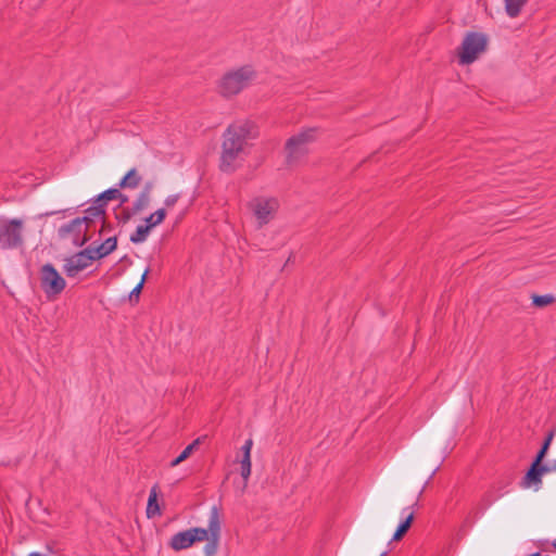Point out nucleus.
Returning a JSON list of instances; mask_svg holds the SVG:
<instances>
[{"mask_svg":"<svg viewBox=\"0 0 556 556\" xmlns=\"http://www.w3.org/2000/svg\"><path fill=\"white\" fill-rule=\"evenodd\" d=\"M315 128L305 129L289 138L286 142L287 163L292 165L303 157L308 152V146L315 140Z\"/></svg>","mask_w":556,"mask_h":556,"instance_id":"6","label":"nucleus"},{"mask_svg":"<svg viewBox=\"0 0 556 556\" xmlns=\"http://www.w3.org/2000/svg\"><path fill=\"white\" fill-rule=\"evenodd\" d=\"M178 199H179V194H170L165 199L164 204L167 207H172L177 203Z\"/></svg>","mask_w":556,"mask_h":556,"instance_id":"28","label":"nucleus"},{"mask_svg":"<svg viewBox=\"0 0 556 556\" xmlns=\"http://www.w3.org/2000/svg\"><path fill=\"white\" fill-rule=\"evenodd\" d=\"M24 245V222L0 218V250H17Z\"/></svg>","mask_w":556,"mask_h":556,"instance_id":"4","label":"nucleus"},{"mask_svg":"<svg viewBox=\"0 0 556 556\" xmlns=\"http://www.w3.org/2000/svg\"><path fill=\"white\" fill-rule=\"evenodd\" d=\"M252 446H253V441L252 439H248L244 444L242 445L241 447V451H242V457H247L248 458H251V450H252Z\"/></svg>","mask_w":556,"mask_h":556,"instance_id":"27","label":"nucleus"},{"mask_svg":"<svg viewBox=\"0 0 556 556\" xmlns=\"http://www.w3.org/2000/svg\"><path fill=\"white\" fill-rule=\"evenodd\" d=\"M193 543V536H191L189 529L174 534L170 539V547L175 551L186 549Z\"/></svg>","mask_w":556,"mask_h":556,"instance_id":"13","label":"nucleus"},{"mask_svg":"<svg viewBox=\"0 0 556 556\" xmlns=\"http://www.w3.org/2000/svg\"><path fill=\"white\" fill-rule=\"evenodd\" d=\"M166 216V211L165 208H159L156 210L154 213L150 214L147 218H146V223L151 227H155L157 225H160L164 218Z\"/></svg>","mask_w":556,"mask_h":556,"instance_id":"21","label":"nucleus"},{"mask_svg":"<svg viewBox=\"0 0 556 556\" xmlns=\"http://www.w3.org/2000/svg\"><path fill=\"white\" fill-rule=\"evenodd\" d=\"M141 176L136 168H131L118 182V188L136 189L141 182Z\"/></svg>","mask_w":556,"mask_h":556,"instance_id":"15","label":"nucleus"},{"mask_svg":"<svg viewBox=\"0 0 556 556\" xmlns=\"http://www.w3.org/2000/svg\"><path fill=\"white\" fill-rule=\"evenodd\" d=\"M180 463H182V460H179V456H177L175 459H173L170 462V467H176L178 466Z\"/></svg>","mask_w":556,"mask_h":556,"instance_id":"33","label":"nucleus"},{"mask_svg":"<svg viewBox=\"0 0 556 556\" xmlns=\"http://www.w3.org/2000/svg\"><path fill=\"white\" fill-rule=\"evenodd\" d=\"M202 438L195 439L192 443H190L188 446H192V452L198 447V445L201 443Z\"/></svg>","mask_w":556,"mask_h":556,"instance_id":"31","label":"nucleus"},{"mask_svg":"<svg viewBox=\"0 0 556 556\" xmlns=\"http://www.w3.org/2000/svg\"><path fill=\"white\" fill-rule=\"evenodd\" d=\"M86 218H74L71 222L62 225L58 235L61 239H71L76 247H83L88 240L87 230L85 226Z\"/></svg>","mask_w":556,"mask_h":556,"instance_id":"8","label":"nucleus"},{"mask_svg":"<svg viewBox=\"0 0 556 556\" xmlns=\"http://www.w3.org/2000/svg\"><path fill=\"white\" fill-rule=\"evenodd\" d=\"M40 285L47 296L51 298L62 293L66 287V281L55 267L48 263L40 269Z\"/></svg>","mask_w":556,"mask_h":556,"instance_id":"7","label":"nucleus"},{"mask_svg":"<svg viewBox=\"0 0 556 556\" xmlns=\"http://www.w3.org/2000/svg\"><path fill=\"white\" fill-rule=\"evenodd\" d=\"M408 509H409V508H404V509L402 510V513L404 514V513H406Z\"/></svg>","mask_w":556,"mask_h":556,"instance_id":"35","label":"nucleus"},{"mask_svg":"<svg viewBox=\"0 0 556 556\" xmlns=\"http://www.w3.org/2000/svg\"><path fill=\"white\" fill-rule=\"evenodd\" d=\"M553 437H554V430L551 429L547 433V437L545 439V441L543 442L540 451L536 453L535 457L533 460H539V463H543V459L548 451V447L551 445V442L553 440Z\"/></svg>","mask_w":556,"mask_h":556,"instance_id":"22","label":"nucleus"},{"mask_svg":"<svg viewBox=\"0 0 556 556\" xmlns=\"http://www.w3.org/2000/svg\"><path fill=\"white\" fill-rule=\"evenodd\" d=\"M117 197H121L119 188H110L98 195L97 202L105 205L106 201L116 200Z\"/></svg>","mask_w":556,"mask_h":556,"instance_id":"23","label":"nucleus"},{"mask_svg":"<svg viewBox=\"0 0 556 556\" xmlns=\"http://www.w3.org/2000/svg\"><path fill=\"white\" fill-rule=\"evenodd\" d=\"M153 188H154V184L152 181H147L143 185L142 190L140 192L151 197Z\"/></svg>","mask_w":556,"mask_h":556,"instance_id":"29","label":"nucleus"},{"mask_svg":"<svg viewBox=\"0 0 556 556\" xmlns=\"http://www.w3.org/2000/svg\"><path fill=\"white\" fill-rule=\"evenodd\" d=\"M85 216H83L81 218H86V228H89L90 226V223H92L94 219L97 218H102L103 215H104V205L100 202H94L93 205H91L90 207H88L86 211H85Z\"/></svg>","mask_w":556,"mask_h":556,"instance_id":"16","label":"nucleus"},{"mask_svg":"<svg viewBox=\"0 0 556 556\" xmlns=\"http://www.w3.org/2000/svg\"><path fill=\"white\" fill-rule=\"evenodd\" d=\"M486 46L488 36L485 34L478 31L467 33L458 52L459 64L469 65L473 63L486 50Z\"/></svg>","mask_w":556,"mask_h":556,"instance_id":"5","label":"nucleus"},{"mask_svg":"<svg viewBox=\"0 0 556 556\" xmlns=\"http://www.w3.org/2000/svg\"><path fill=\"white\" fill-rule=\"evenodd\" d=\"M413 520H414V511L412 510L408 513L406 518L397 526V528L393 534L392 541L401 540L406 534V532L409 530Z\"/></svg>","mask_w":556,"mask_h":556,"instance_id":"18","label":"nucleus"},{"mask_svg":"<svg viewBox=\"0 0 556 556\" xmlns=\"http://www.w3.org/2000/svg\"><path fill=\"white\" fill-rule=\"evenodd\" d=\"M278 206V201L275 198L257 197L250 202V208L257 219L260 227L273 219Z\"/></svg>","mask_w":556,"mask_h":556,"instance_id":"9","label":"nucleus"},{"mask_svg":"<svg viewBox=\"0 0 556 556\" xmlns=\"http://www.w3.org/2000/svg\"><path fill=\"white\" fill-rule=\"evenodd\" d=\"M117 247V238L114 236V237H110L108 238L104 242H102L101 244L94 247L93 244L89 245L88 249L91 250V254L93 256V258L97 261V260H100V258H103L105 256H108L109 254H111Z\"/></svg>","mask_w":556,"mask_h":556,"instance_id":"12","label":"nucleus"},{"mask_svg":"<svg viewBox=\"0 0 556 556\" xmlns=\"http://www.w3.org/2000/svg\"><path fill=\"white\" fill-rule=\"evenodd\" d=\"M28 556H43V555H41L40 553H37V552H33Z\"/></svg>","mask_w":556,"mask_h":556,"instance_id":"34","label":"nucleus"},{"mask_svg":"<svg viewBox=\"0 0 556 556\" xmlns=\"http://www.w3.org/2000/svg\"><path fill=\"white\" fill-rule=\"evenodd\" d=\"M192 453V446H186L184 451L178 455L179 460H186Z\"/></svg>","mask_w":556,"mask_h":556,"instance_id":"30","label":"nucleus"},{"mask_svg":"<svg viewBox=\"0 0 556 556\" xmlns=\"http://www.w3.org/2000/svg\"><path fill=\"white\" fill-rule=\"evenodd\" d=\"M156 490H157V485H154L151 489L150 494H149L148 505H147V516L149 518L161 514V509H160V506L157 503Z\"/></svg>","mask_w":556,"mask_h":556,"instance_id":"17","label":"nucleus"},{"mask_svg":"<svg viewBox=\"0 0 556 556\" xmlns=\"http://www.w3.org/2000/svg\"><path fill=\"white\" fill-rule=\"evenodd\" d=\"M150 230L151 227L148 224L139 225L135 232L130 235V241L135 244L144 242L149 236Z\"/></svg>","mask_w":556,"mask_h":556,"instance_id":"19","label":"nucleus"},{"mask_svg":"<svg viewBox=\"0 0 556 556\" xmlns=\"http://www.w3.org/2000/svg\"><path fill=\"white\" fill-rule=\"evenodd\" d=\"M528 0H505V9L510 17H516Z\"/></svg>","mask_w":556,"mask_h":556,"instance_id":"20","label":"nucleus"},{"mask_svg":"<svg viewBox=\"0 0 556 556\" xmlns=\"http://www.w3.org/2000/svg\"><path fill=\"white\" fill-rule=\"evenodd\" d=\"M151 202V197L139 192L136 200L132 203L130 211L126 212L124 219L128 220L131 216L139 214L147 207H149Z\"/></svg>","mask_w":556,"mask_h":556,"instance_id":"14","label":"nucleus"},{"mask_svg":"<svg viewBox=\"0 0 556 556\" xmlns=\"http://www.w3.org/2000/svg\"><path fill=\"white\" fill-rule=\"evenodd\" d=\"M257 135L255 125L250 121H239L228 126L224 132L219 168L224 173H233L237 161L249 139Z\"/></svg>","mask_w":556,"mask_h":556,"instance_id":"1","label":"nucleus"},{"mask_svg":"<svg viewBox=\"0 0 556 556\" xmlns=\"http://www.w3.org/2000/svg\"><path fill=\"white\" fill-rule=\"evenodd\" d=\"M551 472L552 467L547 466L546 464L539 463V460H533L525 477L520 481V486L523 489H533L534 491H538L542 484V477Z\"/></svg>","mask_w":556,"mask_h":556,"instance_id":"11","label":"nucleus"},{"mask_svg":"<svg viewBox=\"0 0 556 556\" xmlns=\"http://www.w3.org/2000/svg\"><path fill=\"white\" fill-rule=\"evenodd\" d=\"M240 466H241V477L244 480V485H247V481L251 475V458H248V456L242 457V459L240 460Z\"/></svg>","mask_w":556,"mask_h":556,"instance_id":"25","label":"nucleus"},{"mask_svg":"<svg viewBox=\"0 0 556 556\" xmlns=\"http://www.w3.org/2000/svg\"><path fill=\"white\" fill-rule=\"evenodd\" d=\"M555 301V296L553 294H544V295H533L532 304L536 307H544L548 304H552Z\"/></svg>","mask_w":556,"mask_h":556,"instance_id":"24","label":"nucleus"},{"mask_svg":"<svg viewBox=\"0 0 556 556\" xmlns=\"http://www.w3.org/2000/svg\"><path fill=\"white\" fill-rule=\"evenodd\" d=\"M256 73L252 66H241L226 73L218 85L219 92L224 97H232L245 89L255 78Z\"/></svg>","mask_w":556,"mask_h":556,"instance_id":"3","label":"nucleus"},{"mask_svg":"<svg viewBox=\"0 0 556 556\" xmlns=\"http://www.w3.org/2000/svg\"><path fill=\"white\" fill-rule=\"evenodd\" d=\"M116 200H119V204L122 205V204L128 202V197L121 192V197H117Z\"/></svg>","mask_w":556,"mask_h":556,"instance_id":"32","label":"nucleus"},{"mask_svg":"<svg viewBox=\"0 0 556 556\" xmlns=\"http://www.w3.org/2000/svg\"><path fill=\"white\" fill-rule=\"evenodd\" d=\"M149 273V268H147L144 271H143V275L141 277V280L140 282L131 290L130 294H129V298L130 300L134 298V296H139L142 288H143V285H144V281H146V278H147V275Z\"/></svg>","mask_w":556,"mask_h":556,"instance_id":"26","label":"nucleus"},{"mask_svg":"<svg viewBox=\"0 0 556 556\" xmlns=\"http://www.w3.org/2000/svg\"><path fill=\"white\" fill-rule=\"evenodd\" d=\"M387 555V552H383L380 556H386Z\"/></svg>","mask_w":556,"mask_h":556,"instance_id":"36","label":"nucleus"},{"mask_svg":"<svg viewBox=\"0 0 556 556\" xmlns=\"http://www.w3.org/2000/svg\"><path fill=\"white\" fill-rule=\"evenodd\" d=\"M220 517L219 510L216 506H213L210 510L207 528H191V536L194 542L207 541L203 547L205 556H214L219 546L220 541Z\"/></svg>","mask_w":556,"mask_h":556,"instance_id":"2","label":"nucleus"},{"mask_svg":"<svg viewBox=\"0 0 556 556\" xmlns=\"http://www.w3.org/2000/svg\"><path fill=\"white\" fill-rule=\"evenodd\" d=\"M96 261L88 247L64 260L63 271L67 277H75L79 271L90 266Z\"/></svg>","mask_w":556,"mask_h":556,"instance_id":"10","label":"nucleus"}]
</instances>
